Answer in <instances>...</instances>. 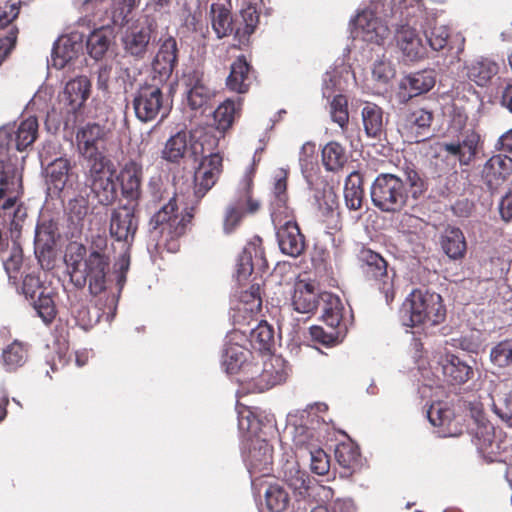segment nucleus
<instances>
[{"label": "nucleus", "mask_w": 512, "mask_h": 512, "mask_svg": "<svg viewBox=\"0 0 512 512\" xmlns=\"http://www.w3.org/2000/svg\"><path fill=\"white\" fill-rule=\"evenodd\" d=\"M422 175L412 165H407L400 175L379 174L371 185V200L383 212H396L407 203L409 196L418 199L426 191Z\"/></svg>", "instance_id": "1"}, {"label": "nucleus", "mask_w": 512, "mask_h": 512, "mask_svg": "<svg viewBox=\"0 0 512 512\" xmlns=\"http://www.w3.org/2000/svg\"><path fill=\"white\" fill-rule=\"evenodd\" d=\"M390 18H397L394 0H372L366 9L351 20L353 39L383 45L389 36Z\"/></svg>", "instance_id": "2"}, {"label": "nucleus", "mask_w": 512, "mask_h": 512, "mask_svg": "<svg viewBox=\"0 0 512 512\" xmlns=\"http://www.w3.org/2000/svg\"><path fill=\"white\" fill-rule=\"evenodd\" d=\"M422 6L421 0H400L396 18L399 22L392 23L396 26V45L407 61H417L426 54V46L416 29V24L424 15Z\"/></svg>", "instance_id": "3"}, {"label": "nucleus", "mask_w": 512, "mask_h": 512, "mask_svg": "<svg viewBox=\"0 0 512 512\" xmlns=\"http://www.w3.org/2000/svg\"><path fill=\"white\" fill-rule=\"evenodd\" d=\"M401 319L405 326L432 327L446 317L442 297L428 290H413L403 304Z\"/></svg>", "instance_id": "4"}, {"label": "nucleus", "mask_w": 512, "mask_h": 512, "mask_svg": "<svg viewBox=\"0 0 512 512\" xmlns=\"http://www.w3.org/2000/svg\"><path fill=\"white\" fill-rule=\"evenodd\" d=\"M210 20L217 38L234 34L239 44H246L258 24L259 16L256 7L248 4L246 7L242 6L239 18L233 19L229 9L222 4L213 3L210 7Z\"/></svg>", "instance_id": "5"}, {"label": "nucleus", "mask_w": 512, "mask_h": 512, "mask_svg": "<svg viewBox=\"0 0 512 512\" xmlns=\"http://www.w3.org/2000/svg\"><path fill=\"white\" fill-rule=\"evenodd\" d=\"M164 82L152 79L145 82L137 90L133 99V108L136 117L142 122H150L158 116L165 117L169 112V102L164 96L162 87Z\"/></svg>", "instance_id": "6"}, {"label": "nucleus", "mask_w": 512, "mask_h": 512, "mask_svg": "<svg viewBox=\"0 0 512 512\" xmlns=\"http://www.w3.org/2000/svg\"><path fill=\"white\" fill-rule=\"evenodd\" d=\"M110 267L108 255H100L97 252H89L83 263L75 262L71 279L79 288L88 282L92 295H98L106 289V276Z\"/></svg>", "instance_id": "7"}, {"label": "nucleus", "mask_w": 512, "mask_h": 512, "mask_svg": "<svg viewBox=\"0 0 512 512\" xmlns=\"http://www.w3.org/2000/svg\"><path fill=\"white\" fill-rule=\"evenodd\" d=\"M253 173L254 168L250 167L243 176L237 197L225 209L223 230L226 234L232 233L246 214H253L260 208L259 201L251 196Z\"/></svg>", "instance_id": "8"}, {"label": "nucleus", "mask_w": 512, "mask_h": 512, "mask_svg": "<svg viewBox=\"0 0 512 512\" xmlns=\"http://www.w3.org/2000/svg\"><path fill=\"white\" fill-rule=\"evenodd\" d=\"M115 167L111 160L85 166V187L99 204L109 205L117 197Z\"/></svg>", "instance_id": "9"}, {"label": "nucleus", "mask_w": 512, "mask_h": 512, "mask_svg": "<svg viewBox=\"0 0 512 512\" xmlns=\"http://www.w3.org/2000/svg\"><path fill=\"white\" fill-rule=\"evenodd\" d=\"M359 260L362 263L361 268L365 277L376 282L387 303L392 301L394 298V270L388 269L385 259L370 249H362L359 253Z\"/></svg>", "instance_id": "10"}, {"label": "nucleus", "mask_w": 512, "mask_h": 512, "mask_svg": "<svg viewBox=\"0 0 512 512\" xmlns=\"http://www.w3.org/2000/svg\"><path fill=\"white\" fill-rule=\"evenodd\" d=\"M22 192V175L17 158L0 154V207L3 210L12 209Z\"/></svg>", "instance_id": "11"}, {"label": "nucleus", "mask_w": 512, "mask_h": 512, "mask_svg": "<svg viewBox=\"0 0 512 512\" xmlns=\"http://www.w3.org/2000/svg\"><path fill=\"white\" fill-rule=\"evenodd\" d=\"M105 129L99 124H87L76 134L78 151L86 161V166L110 160L104 155Z\"/></svg>", "instance_id": "12"}, {"label": "nucleus", "mask_w": 512, "mask_h": 512, "mask_svg": "<svg viewBox=\"0 0 512 512\" xmlns=\"http://www.w3.org/2000/svg\"><path fill=\"white\" fill-rule=\"evenodd\" d=\"M38 132V122L35 117H29L23 120L17 128L14 126H4L0 128V154L10 155V151L15 149L23 151L35 141Z\"/></svg>", "instance_id": "13"}, {"label": "nucleus", "mask_w": 512, "mask_h": 512, "mask_svg": "<svg viewBox=\"0 0 512 512\" xmlns=\"http://www.w3.org/2000/svg\"><path fill=\"white\" fill-rule=\"evenodd\" d=\"M176 199L171 198L169 202L157 211L150 220V227L153 230L159 229L162 236L174 239L185 233L187 223L190 222L193 215L187 213L179 215L177 213Z\"/></svg>", "instance_id": "14"}, {"label": "nucleus", "mask_w": 512, "mask_h": 512, "mask_svg": "<svg viewBox=\"0 0 512 512\" xmlns=\"http://www.w3.org/2000/svg\"><path fill=\"white\" fill-rule=\"evenodd\" d=\"M239 337L240 335L237 332L227 336L222 355V365L228 374H236L238 372H242L246 376L256 374L259 372L260 367L247 361L250 355L249 350L237 342H233Z\"/></svg>", "instance_id": "15"}, {"label": "nucleus", "mask_w": 512, "mask_h": 512, "mask_svg": "<svg viewBox=\"0 0 512 512\" xmlns=\"http://www.w3.org/2000/svg\"><path fill=\"white\" fill-rule=\"evenodd\" d=\"M243 458L250 475L253 477L269 475L273 463V448L259 437L250 438L243 451Z\"/></svg>", "instance_id": "16"}, {"label": "nucleus", "mask_w": 512, "mask_h": 512, "mask_svg": "<svg viewBox=\"0 0 512 512\" xmlns=\"http://www.w3.org/2000/svg\"><path fill=\"white\" fill-rule=\"evenodd\" d=\"M433 114L424 108H415L404 113L400 120V131L410 142H421L431 135Z\"/></svg>", "instance_id": "17"}, {"label": "nucleus", "mask_w": 512, "mask_h": 512, "mask_svg": "<svg viewBox=\"0 0 512 512\" xmlns=\"http://www.w3.org/2000/svg\"><path fill=\"white\" fill-rule=\"evenodd\" d=\"M127 29L122 37L124 50L127 54L142 59L148 51V47L155 31V22L146 18L143 22Z\"/></svg>", "instance_id": "18"}, {"label": "nucleus", "mask_w": 512, "mask_h": 512, "mask_svg": "<svg viewBox=\"0 0 512 512\" xmlns=\"http://www.w3.org/2000/svg\"><path fill=\"white\" fill-rule=\"evenodd\" d=\"M138 229V218L135 215V205H122L114 209L110 217V234L117 241L127 246L134 240Z\"/></svg>", "instance_id": "19"}, {"label": "nucleus", "mask_w": 512, "mask_h": 512, "mask_svg": "<svg viewBox=\"0 0 512 512\" xmlns=\"http://www.w3.org/2000/svg\"><path fill=\"white\" fill-rule=\"evenodd\" d=\"M222 161L219 153H210L203 157L194 176L195 196L198 199L203 198L217 182L222 172Z\"/></svg>", "instance_id": "20"}, {"label": "nucleus", "mask_w": 512, "mask_h": 512, "mask_svg": "<svg viewBox=\"0 0 512 512\" xmlns=\"http://www.w3.org/2000/svg\"><path fill=\"white\" fill-rule=\"evenodd\" d=\"M471 411L477 422L474 444L483 457L489 461H494L501 451V443L495 437L494 427L491 423L484 420L478 408L474 407Z\"/></svg>", "instance_id": "21"}, {"label": "nucleus", "mask_w": 512, "mask_h": 512, "mask_svg": "<svg viewBox=\"0 0 512 512\" xmlns=\"http://www.w3.org/2000/svg\"><path fill=\"white\" fill-rule=\"evenodd\" d=\"M178 59V48L176 40L169 36L165 38L152 61L151 78L164 82L170 78Z\"/></svg>", "instance_id": "22"}, {"label": "nucleus", "mask_w": 512, "mask_h": 512, "mask_svg": "<svg viewBox=\"0 0 512 512\" xmlns=\"http://www.w3.org/2000/svg\"><path fill=\"white\" fill-rule=\"evenodd\" d=\"M178 59V48L176 40L169 36L165 38L152 61L151 78L164 82L170 78Z\"/></svg>", "instance_id": "23"}, {"label": "nucleus", "mask_w": 512, "mask_h": 512, "mask_svg": "<svg viewBox=\"0 0 512 512\" xmlns=\"http://www.w3.org/2000/svg\"><path fill=\"white\" fill-rule=\"evenodd\" d=\"M286 378L287 372L284 369V362L281 358L276 357L266 362L258 373L243 376L238 380L241 382L252 381L254 390L263 392L284 382Z\"/></svg>", "instance_id": "24"}, {"label": "nucleus", "mask_w": 512, "mask_h": 512, "mask_svg": "<svg viewBox=\"0 0 512 512\" xmlns=\"http://www.w3.org/2000/svg\"><path fill=\"white\" fill-rule=\"evenodd\" d=\"M266 265L264 251L261 248V239L255 238L249 242L239 255L236 264V279L241 284L252 274L255 267L262 268Z\"/></svg>", "instance_id": "25"}, {"label": "nucleus", "mask_w": 512, "mask_h": 512, "mask_svg": "<svg viewBox=\"0 0 512 512\" xmlns=\"http://www.w3.org/2000/svg\"><path fill=\"white\" fill-rule=\"evenodd\" d=\"M512 174V158L506 154L490 157L482 169V178L490 190L501 186Z\"/></svg>", "instance_id": "26"}, {"label": "nucleus", "mask_w": 512, "mask_h": 512, "mask_svg": "<svg viewBox=\"0 0 512 512\" xmlns=\"http://www.w3.org/2000/svg\"><path fill=\"white\" fill-rule=\"evenodd\" d=\"M82 35L74 32L60 36L52 49L53 66L62 69L82 52Z\"/></svg>", "instance_id": "27"}, {"label": "nucleus", "mask_w": 512, "mask_h": 512, "mask_svg": "<svg viewBox=\"0 0 512 512\" xmlns=\"http://www.w3.org/2000/svg\"><path fill=\"white\" fill-rule=\"evenodd\" d=\"M436 83V74L433 69H426L412 73L404 77L400 82L398 97L401 102H406L412 97L430 91Z\"/></svg>", "instance_id": "28"}, {"label": "nucleus", "mask_w": 512, "mask_h": 512, "mask_svg": "<svg viewBox=\"0 0 512 512\" xmlns=\"http://www.w3.org/2000/svg\"><path fill=\"white\" fill-rule=\"evenodd\" d=\"M214 96V91L205 81L204 74L194 70L186 76L187 104L192 110L204 108Z\"/></svg>", "instance_id": "29"}, {"label": "nucleus", "mask_w": 512, "mask_h": 512, "mask_svg": "<svg viewBox=\"0 0 512 512\" xmlns=\"http://www.w3.org/2000/svg\"><path fill=\"white\" fill-rule=\"evenodd\" d=\"M278 221H280V226L276 232V236L281 252L291 257H298L305 249V240L297 223L287 220L281 225L280 218H278ZM276 226H278V224Z\"/></svg>", "instance_id": "30"}, {"label": "nucleus", "mask_w": 512, "mask_h": 512, "mask_svg": "<svg viewBox=\"0 0 512 512\" xmlns=\"http://www.w3.org/2000/svg\"><path fill=\"white\" fill-rule=\"evenodd\" d=\"M91 94V81L86 76H78L68 81L62 93V102L68 112H78Z\"/></svg>", "instance_id": "31"}, {"label": "nucleus", "mask_w": 512, "mask_h": 512, "mask_svg": "<svg viewBox=\"0 0 512 512\" xmlns=\"http://www.w3.org/2000/svg\"><path fill=\"white\" fill-rule=\"evenodd\" d=\"M142 165L134 160L125 163L119 174L122 195L131 202L141 196Z\"/></svg>", "instance_id": "32"}, {"label": "nucleus", "mask_w": 512, "mask_h": 512, "mask_svg": "<svg viewBox=\"0 0 512 512\" xmlns=\"http://www.w3.org/2000/svg\"><path fill=\"white\" fill-rule=\"evenodd\" d=\"M479 143V135L475 132L466 134L462 140L442 145L447 157L457 160L460 165H469L475 158Z\"/></svg>", "instance_id": "33"}, {"label": "nucleus", "mask_w": 512, "mask_h": 512, "mask_svg": "<svg viewBox=\"0 0 512 512\" xmlns=\"http://www.w3.org/2000/svg\"><path fill=\"white\" fill-rule=\"evenodd\" d=\"M439 365L445 380L450 384L466 383L473 376L472 367L454 354L442 355Z\"/></svg>", "instance_id": "34"}, {"label": "nucleus", "mask_w": 512, "mask_h": 512, "mask_svg": "<svg viewBox=\"0 0 512 512\" xmlns=\"http://www.w3.org/2000/svg\"><path fill=\"white\" fill-rule=\"evenodd\" d=\"M287 172L284 169H278L274 175V184L271 196V218L274 225L280 223L278 218L287 216L288 195H287Z\"/></svg>", "instance_id": "35"}, {"label": "nucleus", "mask_w": 512, "mask_h": 512, "mask_svg": "<svg viewBox=\"0 0 512 512\" xmlns=\"http://www.w3.org/2000/svg\"><path fill=\"white\" fill-rule=\"evenodd\" d=\"M319 304V292L314 283L298 281L292 295V306L303 314L313 313Z\"/></svg>", "instance_id": "36"}, {"label": "nucleus", "mask_w": 512, "mask_h": 512, "mask_svg": "<svg viewBox=\"0 0 512 512\" xmlns=\"http://www.w3.org/2000/svg\"><path fill=\"white\" fill-rule=\"evenodd\" d=\"M251 67L244 56H239L231 65L227 87L237 93H246L251 84Z\"/></svg>", "instance_id": "37"}, {"label": "nucleus", "mask_w": 512, "mask_h": 512, "mask_svg": "<svg viewBox=\"0 0 512 512\" xmlns=\"http://www.w3.org/2000/svg\"><path fill=\"white\" fill-rule=\"evenodd\" d=\"M365 134L370 138H380L384 132V112L378 105L366 102L361 110Z\"/></svg>", "instance_id": "38"}, {"label": "nucleus", "mask_w": 512, "mask_h": 512, "mask_svg": "<svg viewBox=\"0 0 512 512\" xmlns=\"http://www.w3.org/2000/svg\"><path fill=\"white\" fill-rule=\"evenodd\" d=\"M192 135L187 130H180L171 135L162 150V158L169 162H178L182 159L191 144Z\"/></svg>", "instance_id": "39"}, {"label": "nucleus", "mask_w": 512, "mask_h": 512, "mask_svg": "<svg viewBox=\"0 0 512 512\" xmlns=\"http://www.w3.org/2000/svg\"><path fill=\"white\" fill-rule=\"evenodd\" d=\"M262 306V299L260 293V285L253 284L250 287V290H245L241 293L240 301L234 308L236 314H234V319L236 321H240L241 313L243 312V320H248L253 318L256 315Z\"/></svg>", "instance_id": "40"}, {"label": "nucleus", "mask_w": 512, "mask_h": 512, "mask_svg": "<svg viewBox=\"0 0 512 512\" xmlns=\"http://www.w3.org/2000/svg\"><path fill=\"white\" fill-rule=\"evenodd\" d=\"M321 431L309 428L307 424H296L293 430V443L300 457L321 446Z\"/></svg>", "instance_id": "41"}, {"label": "nucleus", "mask_w": 512, "mask_h": 512, "mask_svg": "<svg viewBox=\"0 0 512 512\" xmlns=\"http://www.w3.org/2000/svg\"><path fill=\"white\" fill-rule=\"evenodd\" d=\"M281 474L287 485L299 496L311 479L305 471L300 469L299 463L294 458L287 459L282 464Z\"/></svg>", "instance_id": "42"}, {"label": "nucleus", "mask_w": 512, "mask_h": 512, "mask_svg": "<svg viewBox=\"0 0 512 512\" xmlns=\"http://www.w3.org/2000/svg\"><path fill=\"white\" fill-rule=\"evenodd\" d=\"M442 249L445 254L454 260L464 257L466 241L463 232L456 227H448L442 236Z\"/></svg>", "instance_id": "43"}, {"label": "nucleus", "mask_w": 512, "mask_h": 512, "mask_svg": "<svg viewBox=\"0 0 512 512\" xmlns=\"http://www.w3.org/2000/svg\"><path fill=\"white\" fill-rule=\"evenodd\" d=\"M241 110V99L237 97L234 99H227L221 103L214 111V121L216 129L223 133L228 130L234 123L235 118L239 115Z\"/></svg>", "instance_id": "44"}, {"label": "nucleus", "mask_w": 512, "mask_h": 512, "mask_svg": "<svg viewBox=\"0 0 512 512\" xmlns=\"http://www.w3.org/2000/svg\"><path fill=\"white\" fill-rule=\"evenodd\" d=\"M494 413L512 428V395L506 384H500L491 395Z\"/></svg>", "instance_id": "45"}, {"label": "nucleus", "mask_w": 512, "mask_h": 512, "mask_svg": "<svg viewBox=\"0 0 512 512\" xmlns=\"http://www.w3.org/2000/svg\"><path fill=\"white\" fill-rule=\"evenodd\" d=\"M28 345L14 340L2 351V363L7 371H14L22 367L28 360Z\"/></svg>", "instance_id": "46"}, {"label": "nucleus", "mask_w": 512, "mask_h": 512, "mask_svg": "<svg viewBox=\"0 0 512 512\" xmlns=\"http://www.w3.org/2000/svg\"><path fill=\"white\" fill-rule=\"evenodd\" d=\"M71 165L68 159L58 158L48 165L46 168L47 184L50 188L60 192L64 189Z\"/></svg>", "instance_id": "47"}, {"label": "nucleus", "mask_w": 512, "mask_h": 512, "mask_svg": "<svg viewBox=\"0 0 512 512\" xmlns=\"http://www.w3.org/2000/svg\"><path fill=\"white\" fill-rule=\"evenodd\" d=\"M497 72V64L485 58L477 59L467 66L468 78L478 86L486 85Z\"/></svg>", "instance_id": "48"}, {"label": "nucleus", "mask_w": 512, "mask_h": 512, "mask_svg": "<svg viewBox=\"0 0 512 512\" xmlns=\"http://www.w3.org/2000/svg\"><path fill=\"white\" fill-rule=\"evenodd\" d=\"M364 191L362 188V177L361 175L353 171L351 172L344 185V199L346 206L350 210H358L361 208Z\"/></svg>", "instance_id": "49"}, {"label": "nucleus", "mask_w": 512, "mask_h": 512, "mask_svg": "<svg viewBox=\"0 0 512 512\" xmlns=\"http://www.w3.org/2000/svg\"><path fill=\"white\" fill-rule=\"evenodd\" d=\"M322 162L328 171H339L347 162L345 149L338 142L327 143L322 149Z\"/></svg>", "instance_id": "50"}, {"label": "nucleus", "mask_w": 512, "mask_h": 512, "mask_svg": "<svg viewBox=\"0 0 512 512\" xmlns=\"http://www.w3.org/2000/svg\"><path fill=\"white\" fill-rule=\"evenodd\" d=\"M35 252L44 255L50 252L56 243V228L52 223L37 225L35 231Z\"/></svg>", "instance_id": "51"}, {"label": "nucleus", "mask_w": 512, "mask_h": 512, "mask_svg": "<svg viewBox=\"0 0 512 512\" xmlns=\"http://www.w3.org/2000/svg\"><path fill=\"white\" fill-rule=\"evenodd\" d=\"M265 500L271 512H283L290 503L288 492L279 484H272L266 489Z\"/></svg>", "instance_id": "52"}, {"label": "nucleus", "mask_w": 512, "mask_h": 512, "mask_svg": "<svg viewBox=\"0 0 512 512\" xmlns=\"http://www.w3.org/2000/svg\"><path fill=\"white\" fill-rule=\"evenodd\" d=\"M334 491L331 487L322 485L316 480H310L299 495L300 498L309 502L325 503L332 500Z\"/></svg>", "instance_id": "53"}, {"label": "nucleus", "mask_w": 512, "mask_h": 512, "mask_svg": "<svg viewBox=\"0 0 512 512\" xmlns=\"http://www.w3.org/2000/svg\"><path fill=\"white\" fill-rule=\"evenodd\" d=\"M327 409L328 407L324 403H316L308 406L301 412L299 424H307L309 428L322 432L326 427V421L320 414L325 413Z\"/></svg>", "instance_id": "54"}, {"label": "nucleus", "mask_w": 512, "mask_h": 512, "mask_svg": "<svg viewBox=\"0 0 512 512\" xmlns=\"http://www.w3.org/2000/svg\"><path fill=\"white\" fill-rule=\"evenodd\" d=\"M249 336L251 345L259 351H269L274 340L273 329L266 322L252 328Z\"/></svg>", "instance_id": "55"}, {"label": "nucleus", "mask_w": 512, "mask_h": 512, "mask_svg": "<svg viewBox=\"0 0 512 512\" xmlns=\"http://www.w3.org/2000/svg\"><path fill=\"white\" fill-rule=\"evenodd\" d=\"M491 362L499 368L512 369V338L498 342L491 348Z\"/></svg>", "instance_id": "56"}, {"label": "nucleus", "mask_w": 512, "mask_h": 512, "mask_svg": "<svg viewBox=\"0 0 512 512\" xmlns=\"http://www.w3.org/2000/svg\"><path fill=\"white\" fill-rule=\"evenodd\" d=\"M110 46V38L103 29L93 31L87 38V50L91 57L101 58Z\"/></svg>", "instance_id": "57"}, {"label": "nucleus", "mask_w": 512, "mask_h": 512, "mask_svg": "<svg viewBox=\"0 0 512 512\" xmlns=\"http://www.w3.org/2000/svg\"><path fill=\"white\" fill-rule=\"evenodd\" d=\"M20 6V0H0V30L10 32L11 27H17L14 21L19 15Z\"/></svg>", "instance_id": "58"}, {"label": "nucleus", "mask_w": 512, "mask_h": 512, "mask_svg": "<svg viewBox=\"0 0 512 512\" xmlns=\"http://www.w3.org/2000/svg\"><path fill=\"white\" fill-rule=\"evenodd\" d=\"M34 308L38 316L45 324H50L56 316V308L53 299L43 290L39 292L37 300H34Z\"/></svg>", "instance_id": "59"}, {"label": "nucleus", "mask_w": 512, "mask_h": 512, "mask_svg": "<svg viewBox=\"0 0 512 512\" xmlns=\"http://www.w3.org/2000/svg\"><path fill=\"white\" fill-rule=\"evenodd\" d=\"M330 115L333 122L344 129L349 121L348 102L345 96L338 94L330 103Z\"/></svg>", "instance_id": "60"}, {"label": "nucleus", "mask_w": 512, "mask_h": 512, "mask_svg": "<svg viewBox=\"0 0 512 512\" xmlns=\"http://www.w3.org/2000/svg\"><path fill=\"white\" fill-rule=\"evenodd\" d=\"M345 72L349 73L346 67L341 69L333 68L327 71L323 77V96L330 98L336 90L342 89V74Z\"/></svg>", "instance_id": "61"}, {"label": "nucleus", "mask_w": 512, "mask_h": 512, "mask_svg": "<svg viewBox=\"0 0 512 512\" xmlns=\"http://www.w3.org/2000/svg\"><path fill=\"white\" fill-rule=\"evenodd\" d=\"M322 320L328 329L338 330L342 320V308L338 298L331 299L324 307Z\"/></svg>", "instance_id": "62"}, {"label": "nucleus", "mask_w": 512, "mask_h": 512, "mask_svg": "<svg viewBox=\"0 0 512 512\" xmlns=\"http://www.w3.org/2000/svg\"><path fill=\"white\" fill-rule=\"evenodd\" d=\"M310 459V469L313 473L318 475H325L330 468L329 457L326 452L320 447L313 448L312 451L305 454Z\"/></svg>", "instance_id": "63"}, {"label": "nucleus", "mask_w": 512, "mask_h": 512, "mask_svg": "<svg viewBox=\"0 0 512 512\" xmlns=\"http://www.w3.org/2000/svg\"><path fill=\"white\" fill-rule=\"evenodd\" d=\"M335 457L340 466L352 468L358 463L359 451L351 444H340L335 450Z\"/></svg>", "instance_id": "64"}]
</instances>
